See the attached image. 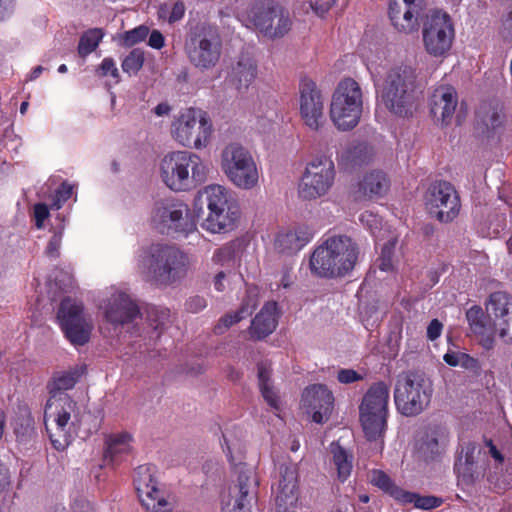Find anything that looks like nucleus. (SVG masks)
<instances>
[{
    "mask_svg": "<svg viewBox=\"0 0 512 512\" xmlns=\"http://www.w3.org/2000/svg\"><path fill=\"white\" fill-rule=\"evenodd\" d=\"M299 110L301 119L310 130L319 131L324 127V98L316 83L310 79L300 82Z\"/></svg>",
    "mask_w": 512,
    "mask_h": 512,
    "instance_id": "21",
    "label": "nucleus"
},
{
    "mask_svg": "<svg viewBox=\"0 0 512 512\" xmlns=\"http://www.w3.org/2000/svg\"><path fill=\"white\" fill-rule=\"evenodd\" d=\"M150 324L156 331H161L169 320L168 310H152L150 312Z\"/></svg>",
    "mask_w": 512,
    "mask_h": 512,
    "instance_id": "50",
    "label": "nucleus"
},
{
    "mask_svg": "<svg viewBox=\"0 0 512 512\" xmlns=\"http://www.w3.org/2000/svg\"><path fill=\"white\" fill-rule=\"evenodd\" d=\"M277 304L270 301L264 304L251 322L249 332L254 339H263L270 335L277 326Z\"/></svg>",
    "mask_w": 512,
    "mask_h": 512,
    "instance_id": "30",
    "label": "nucleus"
},
{
    "mask_svg": "<svg viewBox=\"0 0 512 512\" xmlns=\"http://www.w3.org/2000/svg\"><path fill=\"white\" fill-rule=\"evenodd\" d=\"M149 220L151 225L163 234L186 236L196 229L188 206L172 198L155 201Z\"/></svg>",
    "mask_w": 512,
    "mask_h": 512,
    "instance_id": "14",
    "label": "nucleus"
},
{
    "mask_svg": "<svg viewBox=\"0 0 512 512\" xmlns=\"http://www.w3.org/2000/svg\"><path fill=\"white\" fill-rule=\"evenodd\" d=\"M170 111L171 107L167 103H159L154 108V113L159 117L167 116L170 113Z\"/></svg>",
    "mask_w": 512,
    "mask_h": 512,
    "instance_id": "61",
    "label": "nucleus"
},
{
    "mask_svg": "<svg viewBox=\"0 0 512 512\" xmlns=\"http://www.w3.org/2000/svg\"><path fill=\"white\" fill-rule=\"evenodd\" d=\"M131 436L127 433L110 436L107 440L105 457L112 461L130 451Z\"/></svg>",
    "mask_w": 512,
    "mask_h": 512,
    "instance_id": "36",
    "label": "nucleus"
},
{
    "mask_svg": "<svg viewBox=\"0 0 512 512\" xmlns=\"http://www.w3.org/2000/svg\"><path fill=\"white\" fill-rule=\"evenodd\" d=\"M105 319L113 325H123L133 321L139 314L137 305L125 292L113 291L100 305Z\"/></svg>",
    "mask_w": 512,
    "mask_h": 512,
    "instance_id": "24",
    "label": "nucleus"
},
{
    "mask_svg": "<svg viewBox=\"0 0 512 512\" xmlns=\"http://www.w3.org/2000/svg\"><path fill=\"white\" fill-rule=\"evenodd\" d=\"M159 177L172 191H187L205 178V165L190 151H173L159 161Z\"/></svg>",
    "mask_w": 512,
    "mask_h": 512,
    "instance_id": "7",
    "label": "nucleus"
},
{
    "mask_svg": "<svg viewBox=\"0 0 512 512\" xmlns=\"http://www.w3.org/2000/svg\"><path fill=\"white\" fill-rule=\"evenodd\" d=\"M186 306L190 312L197 313L207 306V302L201 296H194L187 301Z\"/></svg>",
    "mask_w": 512,
    "mask_h": 512,
    "instance_id": "56",
    "label": "nucleus"
},
{
    "mask_svg": "<svg viewBox=\"0 0 512 512\" xmlns=\"http://www.w3.org/2000/svg\"><path fill=\"white\" fill-rule=\"evenodd\" d=\"M486 315L480 306L466 312L472 333L485 349H491L495 336L512 344V295L503 291L492 293L485 303Z\"/></svg>",
    "mask_w": 512,
    "mask_h": 512,
    "instance_id": "2",
    "label": "nucleus"
},
{
    "mask_svg": "<svg viewBox=\"0 0 512 512\" xmlns=\"http://www.w3.org/2000/svg\"><path fill=\"white\" fill-rule=\"evenodd\" d=\"M228 284L227 275L224 272H219L214 278V288L222 292L226 289Z\"/></svg>",
    "mask_w": 512,
    "mask_h": 512,
    "instance_id": "60",
    "label": "nucleus"
},
{
    "mask_svg": "<svg viewBox=\"0 0 512 512\" xmlns=\"http://www.w3.org/2000/svg\"><path fill=\"white\" fill-rule=\"evenodd\" d=\"M143 63L144 53L135 49L123 60L122 69L128 74H136L142 68Z\"/></svg>",
    "mask_w": 512,
    "mask_h": 512,
    "instance_id": "45",
    "label": "nucleus"
},
{
    "mask_svg": "<svg viewBox=\"0 0 512 512\" xmlns=\"http://www.w3.org/2000/svg\"><path fill=\"white\" fill-rule=\"evenodd\" d=\"M337 0H318L313 6V10L317 15L323 17L336 3Z\"/></svg>",
    "mask_w": 512,
    "mask_h": 512,
    "instance_id": "57",
    "label": "nucleus"
},
{
    "mask_svg": "<svg viewBox=\"0 0 512 512\" xmlns=\"http://www.w3.org/2000/svg\"><path fill=\"white\" fill-rule=\"evenodd\" d=\"M134 485L141 505L148 512H171L173 499L165 487L158 481L155 466L146 464L135 471Z\"/></svg>",
    "mask_w": 512,
    "mask_h": 512,
    "instance_id": "15",
    "label": "nucleus"
},
{
    "mask_svg": "<svg viewBox=\"0 0 512 512\" xmlns=\"http://www.w3.org/2000/svg\"><path fill=\"white\" fill-rule=\"evenodd\" d=\"M280 478L277 484V498L282 502L294 497L297 489V470L292 464H281L279 466Z\"/></svg>",
    "mask_w": 512,
    "mask_h": 512,
    "instance_id": "31",
    "label": "nucleus"
},
{
    "mask_svg": "<svg viewBox=\"0 0 512 512\" xmlns=\"http://www.w3.org/2000/svg\"><path fill=\"white\" fill-rule=\"evenodd\" d=\"M185 51L190 63L200 71L215 68L222 55V40L217 28L207 24L193 28L186 39Z\"/></svg>",
    "mask_w": 512,
    "mask_h": 512,
    "instance_id": "11",
    "label": "nucleus"
},
{
    "mask_svg": "<svg viewBox=\"0 0 512 512\" xmlns=\"http://www.w3.org/2000/svg\"><path fill=\"white\" fill-rule=\"evenodd\" d=\"M389 398L390 391L384 382L374 383L363 396L359 406L360 420L370 441L378 440L385 431Z\"/></svg>",
    "mask_w": 512,
    "mask_h": 512,
    "instance_id": "13",
    "label": "nucleus"
},
{
    "mask_svg": "<svg viewBox=\"0 0 512 512\" xmlns=\"http://www.w3.org/2000/svg\"><path fill=\"white\" fill-rule=\"evenodd\" d=\"M358 255V246L351 238L332 236L314 250L310 269L320 277H341L354 268Z\"/></svg>",
    "mask_w": 512,
    "mask_h": 512,
    "instance_id": "5",
    "label": "nucleus"
},
{
    "mask_svg": "<svg viewBox=\"0 0 512 512\" xmlns=\"http://www.w3.org/2000/svg\"><path fill=\"white\" fill-rule=\"evenodd\" d=\"M98 73L102 77L111 76L115 83H118L120 80L116 64L111 58L103 59L101 65L99 66Z\"/></svg>",
    "mask_w": 512,
    "mask_h": 512,
    "instance_id": "49",
    "label": "nucleus"
},
{
    "mask_svg": "<svg viewBox=\"0 0 512 512\" xmlns=\"http://www.w3.org/2000/svg\"><path fill=\"white\" fill-rule=\"evenodd\" d=\"M313 237L306 227L281 231L274 240V248L278 253L291 254L302 249Z\"/></svg>",
    "mask_w": 512,
    "mask_h": 512,
    "instance_id": "29",
    "label": "nucleus"
},
{
    "mask_svg": "<svg viewBox=\"0 0 512 512\" xmlns=\"http://www.w3.org/2000/svg\"><path fill=\"white\" fill-rule=\"evenodd\" d=\"M363 112V91L360 84L352 79L341 80L333 95L329 107V116L340 131L355 128Z\"/></svg>",
    "mask_w": 512,
    "mask_h": 512,
    "instance_id": "9",
    "label": "nucleus"
},
{
    "mask_svg": "<svg viewBox=\"0 0 512 512\" xmlns=\"http://www.w3.org/2000/svg\"><path fill=\"white\" fill-rule=\"evenodd\" d=\"M444 361L452 367L473 369L477 367V361L470 355L454 349H449L443 356Z\"/></svg>",
    "mask_w": 512,
    "mask_h": 512,
    "instance_id": "42",
    "label": "nucleus"
},
{
    "mask_svg": "<svg viewBox=\"0 0 512 512\" xmlns=\"http://www.w3.org/2000/svg\"><path fill=\"white\" fill-rule=\"evenodd\" d=\"M457 103V93L453 87L439 86L430 98L431 113L437 121L447 125L453 118Z\"/></svg>",
    "mask_w": 512,
    "mask_h": 512,
    "instance_id": "27",
    "label": "nucleus"
},
{
    "mask_svg": "<svg viewBox=\"0 0 512 512\" xmlns=\"http://www.w3.org/2000/svg\"><path fill=\"white\" fill-rule=\"evenodd\" d=\"M337 379L340 383L350 384L363 379L362 375L352 369H341L338 371Z\"/></svg>",
    "mask_w": 512,
    "mask_h": 512,
    "instance_id": "52",
    "label": "nucleus"
},
{
    "mask_svg": "<svg viewBox=\"0 0 512 512\" xmlns=\"http://www.w3.org/2000/svg\"><path fill=\"white\" fill-rule=\"evenodd\" d=\"M198 199L208 210L204 229L211 233H228L236 227L241 210L229 188L219 184L208 185L199 191Z\"/></svg>",
    "mask_w": 512,
    "mask_h": 512,
    "instance_id": "6",
    "label": "nucleus"
},
{
    "mask_svg": "<svg viewBox=\"0 0 512 512\" xmlns=\"http://www.w3.org/2000/svg\"><path fill=\"white\" fill-rule=\"evenodd\" d=\"M330 450L333 456V463L337 469V474L340 480L344 481L350 475L352 464L351 459L346 451L337 443L330 445Z\"/></svg>",
    "mask_w": 512,
    "mask_h": 512,
    "instance_id": "37",
    "label": "nucleus"
},
{
    "mask_svg": "<svg viewBox=\"0 0 512 512\" xmlns=\"http://www.w3.org/2000/svg\"><path fill=\"white\" fill-rule=\"evenodd\" d=\"M102 37H103V34L98 29H93V30L86 32L80 38L79 45H78V53L81 56H86V55L92 53L99 45V42L101 41Z\"/></svg>",
    "mask_w": 512,
    "mask_h": 512,
    "instance_id": "43",
    "label": "nucleus"
},
{
    "mask_svg": "<svg viewBox=\"0 0 512 512\" xmlns=\"http://www.w3.org/2000/svg\"><path fill=\"white\" fill-rule=\"evenodd\" d=\"M420 85L419 71L415 64L401 63L389 68L378 85L385 108L398 117L412 115L416 90Z\"/></svg>",
    "mask_w": 512,
    "mask_h": 512,
    "instance_id": "4",
    "label": "nucleus"
},
{
    "mask_svg": "<svg viewBox=\"0 0 512 512\" xmlns=\"http://www.w3.org/2000/svg\"><path fill=\"white\" fill-rule=\"evenodd\" d=\"M423 9V0H390L389 17L399 32L409 34L419 28Z\"/></svg>",
    "mask_w": 512,
    "mask_h": 512,
    "instance_id": "23",
    "label": "nucleus"
},
{
    "mask_svg": "<svg viewBox=\"0 0 512 512\" xmlns=\"http://www.w3.org/2000/svg\"><path fill=\"white\" fill-rule=\"evenodd\" d=\"M15 10V0H0V21L9 19Z\"/></svg>",
    "mask_w": 512,
    "mask_h": 512,
    "instance_id": "55",
    "label": "nucleus"
},
{
    "mask_svg": "<svg viewBox=\"0 0 512 512\" xmlns=\"http://www.w3.org/2000/svg\"><path fill=\"white\" fill-rule=\"evenodd\" d=\"M487 446L489 448V453L491 456L498 462L502 463L504 458L502 454L497 450V448L493 445L492 441H487Z\"/></svg>",
    "mask_w": 512,
    "mask_h": 512,
    "instance_id": "62",
    "label": "nucleus"
},
{
    "mask_svg": "<svg viewBox=\"0 0 512 512\" xmlns=\"http://www.w3.org/2000/svg\"><path fill=\"white\" fill-rule=\"evenodd\" d=\"M259 300V289L257 287H249L240 308L235 312L227 313L221 317L218 324L215 326V333L222 334L232 325L250 316L258 306Z\"/></svg>",
    "mask_w": 512,
    "mask_h": 512,
    "instance_id": "28",
    "label": "nucleus"
},
{
    "mask_svg": "<svg viewBox=\"0 0 512 512\" xmlns=\"http://www.w3.org/2000/svg\"><path fill=\"white\" fill-rule=\"evenodd\" d=\"M447 443V437L444 433L432 432L427 435L426 440L421 444V451L426 457H433L439 454Z\"/></svg>",
    "mask_w": 512,
    "mask_h": 512,
    "instance_id": "41",
    "label": "nucleus"
},
{
    "mask_svg": "<svg viewBox=\"0 0 512 512\" xmlns=\"http://www.w3.org/2000/svg\"><path fill=\"white\" fill-rule=\"evenodd\" d=\"M83 371L76 368L60 373L50 384L44 407V423L52 446L65 450L74 440L80 422V407L67 393L74 387Z\"/></svg>",
    "mask_w": 512,
    "mask_h": 512,
    "instance_id": "1",
    "label": "nucleus"
},
{
    "mask_svg": "<svg viewBox=\"0 0 512 512\" xmlns=\"http://www.w3.org/2000/svg\"><path fill=\"white\" fill-rule=\"evenodd\" d=\"M59 325L74 346L86 344L94 328L92 316L85 312L83 304L71 298L64 299L57 313Z\"/></svg>",
    "mask_w": 512,
    "mask_h": 512,
    "instance_id": "17",
    "label": "nucleus"
},
{
    "mask_svg": "<svg viewBox=\"0 0 512 512\" xmlns=\"http://www.w3.org/2000/svg\"><path fill=\"white\" fill-rule=\"evenodd\" d=\"M442 328V323L437 319H433L427 327V337L432 341L437 339L441 335Z\"/></svg>",
    "mask_w": 512,
    "mask_h": 512,
    "instance_id": "58",
    "label": "nucleus"
},
{
    "mask_svg": "<svg viewBox=\"0 0 512 512\" xmlns=\"http://www.w3.org/2000/svg\"><path fill=\"white\" fill-rule=\"evenodd\" d=\"M425 205L429 214L440 222L452 221L460 211V200L454 187L446 181L432 184L426 192Z\"/></svg>",
    "mask_w": 512,
    "mask_h": 512,
    "instance_id": "20",
    "label": "nucleus"
},
{
    "mask_svg": "<svg viewBox=\"0 0 512 512\" xmlns=\"http://www.w3.org/2000/svg\"><path fill=\"white\" fill-rule=\"evenodd\" d=\"M370 482L383 490L384 492L390 494L396 500H400L401 496L398 495V492H403L404 490L399 488L394 484L391 478L381 470H373L370 473Z\"/></svg>",
    "mask_w": 512,
    "mask_h": 512,
    "instance_id": "39",
    "label": "nucleus"
},
{
    "mask_svg": "<svg viewBox=\"0 0 512 512\" xmlns=\"http://www.w3.org/2000/svg\"><path fill=\"white\" fill-rule=\"evenodd\" d=\"M73 185L67 182L61 184V186L57 189L55 199L53 201L52 207L55 209H60L64 202H66L73 194Z\"/></svg>",
    "mask_w": 512,
    "mask_h": 512,
    "instance_id": "48",
    "label": "nucleus"
},
{
    "mask_svg": "<svg viewBox=\"0 0 512 512\" xmlns=\"http://www.w3.org/2000/svg\"><path fill=\"white\" fill-rule=\"evenodd\" d=\"M388 187L389 181L386 175L378 170L365 174L360 183V190L369 197L383 195L388 190Z\"/></svg>",
    "mask_w": 512,
    "mask_h": 512,
    "instance_id": "33",
    "label": "nucleus"
},
{
    "mask_svg": "<svg viewBox=\"0 0 512 512\" xmlns=\"http://www.w3.org/2000/svg\"><path fill=\"white\" fill-rule=\"evenodd\" d=\"M480 453L477 447L469 443L465 447V451H462L460 457L455 464V470L459 476L464 478L473 479L475 470V454Z\"/></svg>",
    "mask_w": 512,
    "mask_h": 512,
    "instance_id": "34",
    "label": "nucleus"
},
{
    "mask_svg": "<svg viewBox=\"0 0 512 512\" xmlns=\"http://www.w3.org/2000/svg\"><path fill=\"white\" fill-rule=\"evenodd\" d=\"M501 123V115L498 112H493L489 122H486V125L491 128H496Z\"/></svg>",
    "mask_w": 512,
    "mask_h": 512,
    "instance_id": "64",
    "label": "nucleus"
},
{
    "mask_svg": "<svg viewBox=\"0 0 512 512\" xmlns=\"http://www.w3.org/2000/svg\"><path fill=\"white\" fill-rule=\"evenodd\" d=\"M219 165L227 180L240 190L259 186L261 167L252 152L238 142L225 145L219 156Z\"/></svg>",
    "mask_w": 512,
    "mask_h": 512,
    "instance_id": "8",
    "label": "nucleus"
},
{
    "mask_svg": "<svg viewBox=\"0 0 512 512\" xmlns=\"http://www.w3.org/2000/svg\"><path fill=\"white\" fill-rule=\"evenodd\" d=\"M251 21L259 33L269 39L284 37L292 27L289 13L280 6L255 7L251 14Z\"/></svg>",
    "mask_w": 512,
    "mask_h": 512,
    "instance_id": "22",
    "label": "nucleus"
},
{
    "mask_svg": "<svg viewBox=\"0 0 512 512\" xmlns=\"http://www.w3.org/2000/svg\"><path fill=\"white\" fill-rule=\"evenodd\" d=\"M170 133L179 145L199 150L208 146L212 124L202 110L186 108L174 116Z\"/></svg>",
    "mask_w": 512,
    "mask_h": 512,
    "instance_id": "12",
    "label": "nucleus"
},
{
    "mask_svg": "<svg viewBox=\"0 0 512 512\" xmlns=\"http://www.w3.org/2000/svg\"><path fill=\"white\" fill-rule=\"evenodd\" d=\"M258 380L261 394L266 403L276 411H279L281 402L270 381V366L268 364L260 363L258 365Z\"/></svg>",
    "mask_w": 512,
    "mask_h": 512,
    "instance_id": "32",
    "label": "nucleus"
},
{
    "mask_svg": "<svg viewBox=\"0 0 512 512\" xmlns=\"http://www.w3.org/2000/svg\"><path fill=\"white\" fill-rule=\"evenodd\" d=\"M335 175V165L329 156L313 157L307 163L299 184L300 197L314 200L325 196L334 184Z\"/></svg>",
    "mask_w": 512,
    "mask_h": 512,
    "instance_id": "16",
    "label": "nucleus"
},
{
    "mask_svg": "<svg viewBox=\"0 0 512 512\" xmlns=\"http://www.w3.org/2000/svg\"><path fill=\"white\" fill-rule=\"evenodd\" d=\"M360 221L365 225L373 235L382 228V219L377 214L370 211H365L360 216Z\"/></svg>",
    "mask_w": 512,
    "mask_h": 512,
    "instance_id": "47",
    "label": "nucleus"
},
{
    "mask_svg": "<svg viewBox=\"0 0 512 512\" xmlns=\"http://www.w3.org/2000/svg\"><path fill=\"white\" fill-rule=\"evenodd\" d=\"M185 5L181 1H169L159 6L158 17L169 23H174L183 18Z\"/></svg>",
    "mask_w": 512,
    "mask_h": 512,
    "instance_id": "40",
    "label": "nucleus"
},
{
    "mask_svg": "<svg viewBox=\"0 0 512 512\" xmlns=\"http://www.w3.org/2000/svg\"><path fill=\"white\" fill-rule=\"evenodd\" d=\"M244 438L243 432L239 429H226L223 432L224 449L227 456L233 461L242 454Z\"/></svg>",
    "mask_w": 512,
    "mask_h": 512,
    "instance_id": "35",
    "label": "nucleus"
},
{
    "mask_svg": "<svg viewBox=\"0 0 512 512\" xmlns=\"http://www.w3.org/2000/svg\"><path fill=\"white\" fill-rule=\"evenodd\" d=\"M258 63L248 53H240L231 63L228 81L240 92L246 91L258 77Z\"/></svg>",
    "mask_w": 512,
    "mask_h": 512,
    "instance_id": "26",
    "label": "nucleus"
},
{
    "mask_svg": "<svg viewBox=\"0 0 512 512\" xmlns=\"http://www.w3.org/2000/svg\"><path fill=\"white\" fill-rule=\"evenodd\" d=\"M333 395L322 384H314L307 387L302 394V407L316 423L326 421L333 405Z\"/></svg>",
    "mask_w": 512,
    "mask_h": 512,
    "instance_id": "25",
    "label": "nucleus"
},
{
    "mask_svg": "<svg viewBox=\"0 0 512 512\" xmlns=\"http://www.w3.org/2000/svg\"><path fill=\"white\" fill-rule=\"evenodd\" d=\"M137 271L142 278L158 286H168L186 277L189 256L171 245L154 244L139 250Z\"/></svg>",
    "mask_w": 512,
    "mask_h": 512,
    "instance_id": "3",
    "label": "nucleus"
},
{
    "mask_svg": "<svg viewBox=\"0 0 512 512\" xmlns=\"http://www.w3.org/2000/svg\"><path fill=\"white\" fill-rule=\"evenodd\" d=\"M398 495L401 496L399 500L400 502L413 503L416 508L424 510L436 508L442 503V500L435 496H420L405 490L403 492H398Z\"/></svg>",
    "mask_w": 512,
    "mask_h": 512,
    "instance_id": "38",
    "label": "nucleus"
},
{
    "mask_svg": "<svg viewBox=\"0 0 512 512\" xmlns=\"http://www.w3.org/2000/svg\"><path fill=\"white\" fill-rule=\"evenodd\" d=\"M33 215H34L36 227L38 229H42L44 227V221L50 215L48 206L44 203L35 204L34 208H33Z\"/></svg>",
    "mask_w": 512,
    "mask_h": 512,
    "instance_id": "51",
    "label": "nucleus"
},
{
    "mask_svg": "<svg viewBox=\"0 0 512 512\" xmlns=\"http://www.w3.org/2000/svg\"><path fill=\"white\" fill-rule=\"evenodd\" d=\"M232 257L231 247L225 246L217 249L213 254V261L217 264H225Z\"/></svg>",
    "mask_w": 512,
    "mask_h": 512,
    "instance_id": "54",
    "label": "nucleus"
},
{
    "mask_svg": "<svg viewBox=\"0 0 512 512\" xmlns=\"http://www.w3.org/2000/svg\"><path fill=\"white\" fill-rule=\"evenodd\" d=\"M9 484L8 470L0 465V490L4 489Z\"/></svg>",
    "mask_w": 512,
    "mask_h": 512,
    "instance_id": "63",
    "label": "nucleus"
},
{
    "mask_svg": "<svg viewBox=\"0 0 512 512\" xmlns=\"http://www.w3.org/2000/svg\"><path fill=\"white\" fill-rule=\"evenodd\" d=\"M148 44L154 49L162 48L164 46L163 35L157 30L152 31L149 36Z\"/></svg>",
    "mask_w": 512,
    "mask_h": 512,
    "instance_id": "59",
    "label": "nucleus"
},
{
    "mask_svg": "<svg viewBox=\"0 0 512 512\" xmlns=\"http://www.w3.org/2000/svg\"><path fill=\"white\" fill-rule=\"evenodd\" d=\"M61 242H62V232L54 233V235L51 237V239L49 240L48 245L46 247V254L53 258L58 257Z\"/></svg>",
    "mask_w": 512,
    "mask_h": 512,
    "instance_id": "53",
    "label": "nucleus"
},
{
    "mask_svg": "<svg viewBox=\"0 0 512 512\" xmlns=\"http://www.w3.org/2000/svg\"><path fill=\"white\" fill-rule=\"evenodd\" d=\"M258 487V477L251 467H242L238 471L236 483L221 496L222 512H251L252 500Z\"/></svg>",
    "mask_w": 512,
    "mask_h": 512,
    "instance_id": "19",
    "label": "nucleus"
},
{
    "mask_svg": "<svg viewBox=\"0 0 512 512\" xmlns=\"http://www.w3.org/2000/svg\"><path fill=\"white\" fill-rule=\"evenodd\" d=\"M455 38V29L451 17L442 11H435L427 17L422 40L427 54L434 58L448 56Z\"/></svg>",
    "mask_w": 512,
    "mask_h": 512,
    "instance_id": "18",
    "label": "nucleus"
},
{
    "mask_svg": "<svg viewBox=\"0 0 512 512\" xmlns=\"http://www.w3.org/2000/svg\"><path fill=\"white\" fill-rule=\"evenodd\" d=\"M148 33L149 30L146 26H139L126 31L123 36V41L127 46H132L144 40L148 36Z\"/></svg>",
    "mask_w": 512,
    "mask_h": 512,
    "instance_id": "46",
    "label": "nucleus"
},
{
    "mask_svg": "<svg viewBox=\"0 0 512 512\" xmlns=\"http://www.w3.org/2000/svg\"><path fill=\"white\" fill-rule=\"evenodd\" d=\"M432 394L429 377L421 372H407L397 378L394 401L402 415L416 416L428 407Z\"/></svg>",
    "mask_w": 512,
    "mask_h": 512,
    "instance_id": "10",
    "label": "nucleus"
},
{
    "mask_svg": "<svg viewBox=\"0 0 512 512\" xmlns=\"http://www.w3.org/2000/svg\"><path fill=\"white\" fill-rule=\"evenodd\" d=\"M396 246V239H390L382 247L381 255L379 257V269L384 272H390L394 269V250Z\"/></svg>",
    "mask_w": 512,
    "mask_h": 512,
    "instance_id": "44",
    "label": "nucleus"
}]
</instances>
